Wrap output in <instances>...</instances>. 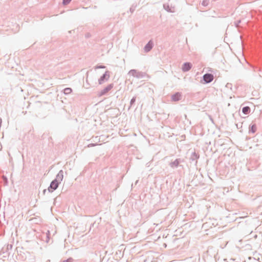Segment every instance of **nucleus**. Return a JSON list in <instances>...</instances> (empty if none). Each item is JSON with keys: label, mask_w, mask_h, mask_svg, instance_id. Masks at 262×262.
Returning <instances> with one entry per match:
<instances>
[{"label": "nucleus", "mask_w": 262, "mask_h": 262, "mask_svg": "<svg viewBox=\"0 0 262 262\" xmlns=\"http://www.w3.org/2000/svg\"><path fill=\"white\" fill-rule=\"evenodd\" d=\"M49 235H50V231H48L47 233L46 234V237H47L46 242L47 243H48L49 241V239H50Z\"/></svg>", "instance_id": "obj_21"}, {"label": "nucleus", "mask_w": 262, "mask_h": 262, "mask_svg": "<svg viewBox=\"0 0 262 262\" xmlns=\"http://www.w3.org/2000/svg\"><path fill=\"white\" fill-rule=\"evenodd\" d=\"M72 0H62V4L63 5H67L69 4Z\"/></svg>", "instance_id": "obj_20"}, {"label": "nucleus", "mask_w": 262, "mask_h": 262, "mask_svg": "<svg viewBox=\"0 0 262 262\" xmlns=\"http://www.w3.org/2000/svg\"><path fill=\"white\" fill-rule=\"evenodd\" d=\"M96 140H97V139H95V140H94V142L96 141Z\"/></svg>", "instance_id": "obj_31"}, {"label": "nucleus", "mask_w": 262, "mask_h": 262, "mask_svg": "<svg viewBox=\"0 0 262 262\" xmlns=\"http://www.w3.org/2000/svg\"><path fill=\"white\" fill-rule=\"evenodd\" d=\"M72 92V90L70 88H67L63 90V93L65 95H69Z\"/></svg>", "instance_id": "obj_14"}, {"label": "nucleus", "mask_w": 262, "mask_h": 262, "mask_svg": "<svg viewBox=\"0 0 262 262\" xmlns=\"http://www.w3.org/2000/svg\"><path fill=\"white\" fill-rule=\"evenodd\" d=\"M12 247V245H10V246H9V248H11Z\"/></svg>", "instance_id": "obj_29"}, {"label": "nucleus", "mask_w": 262, "mask_h": 262, "mask_svg": "<svg viewBox=\"0 0 262 262\" xmlns=\"http://www.w3.org/2000/svg\"><path fill=\"white\" fill-rule=\"evenodd\" d=\"M59 184L60 183L57 181L56 180H53L48 188V191L49 192H53L58 187Z\"/></svg>", "instance_id": "obj_2"}, {"label": "nucleus", "mask_w": 262, "mask_h": 262, "mask_svg": "<svg viewBox=\"0 0 262 262\" xmlns=\"http://www.w3.org/2000/svg\"><path fill=\"white\" fill-rule=\"evenodd\" d=\"M114 87V84L111 83L107 85L105 88L102 90L98 94V96L101 97L105 95Z\"/></svg>", "instance_id": "obj_4"}, {"label": "nucleus", "mask_w": 262, "mask_h": 262, "mask_svg": "<svg viewBox=\"0 0 262 262\" xmlns=\"http://www.w3.org/2000/svg\"><path fill=\"white\" fill-rule=\"evenodd\" d=\"M136 97H133L131 99L130 101V105H129L128 109H129L135 104V103L136 102Z\"/></svg>", "instance_id": "obj_16"}, {"label": "nucleus", "mask_w": 262, "mask_h": 262, "mask_svg": "<svg viewBox=\"0 0 262 262\" xmlns=\"http://www.w3.org/2000/svg\"><path fill=\"white\" fill-rule=\"evenodd\" d=\"M154 47V42L152 40H150L144 46V50L145 53L149 52Z\"/></svg>", "instance_id": "obj_8"}, {"label": "nucleus", "mask_w": 262, "mask_h": 262, "mask_svg": "<svg viewBox=\"0 0 262 262\" xmlns=\"http://www.w3.org/2000/svg\"><path fill=\"white\" fill-rule=\"evenodd\" d=\"M96 140H97V139H95V140H94V142L96 141Z\"/></svg>", "instance_id": "obj_32"}, {"label": "nucleus", "mask_w": 262, "mask_h": 262, "mask_svg": "<svg viewBox=\"0 0 262 262\" xmlns=\"http://www.w3.org/2000/svg\"><path fill=\"white\" fill-rule=\"evenodd\" d=\"M200 158V155L195 151H193L191 153L189 160L191 163H193L195 166H196L198 163V160Z\"/></svg>", "instance_id": "obj_5"}, {"label": "nucleus", "mask_w": 262, "mask_h": 262, "mask_svg": "<svg viewBox=\"0 0 262 262\" xmlns=\"http://www.w3.org/2000/svg\"><path fill=\"white\" fill-rule=\"evenodd\" d=\"M209 4V0H203L201 4L204 7L207 6Z\"/></svg>", "instance_id": "obj_18"}, {"label": "nucleus", "mask_w": 262, "mask_h": 262, "mask_svg": "<svg viewBox=\"0 0 262 262\" xmlns=\"http://www.w3.org/2000/svg\"><path fill=\"white\" fill-rule=\"evenodd\" d=\"M182 94L180 92H176L171 96V100L174 102L178 101L182 99Z\"/></svg>", "instance_id": "obj_9"}, {"label": "nucleus", "mask_w": 262, "mask_h": 262, "mask_svg": "<svg viewBox=\"0 0 262 262\" xmlns=\"http://www.w3.org/2000/svg\"><path fill=\"white\" fill-rule=\"evenodd\" d=\"M63 178V171L62 170H60L56 176V178L54 180H56L57 181L60 183L62 181Z\"/></svg>", "instance_id": "obj_11"}, {"label": "nucleus", "mask_w": 262, "mask_h": 262, "mask_svg": "<svg viewBox=\"0 0 262 262\" xmlns=\"http://www.w3.org/2000/svg\"><path fill=\"white\" fill-rule=\"evenodd\" d=\"M214 76L212 74L206 73L203 76V79L204 83H209L213 81Z\"/></svg>", "instance_id": "obj_6"}, {"label": "nucleus", "mask_w": 262, "mask_h": 262, "mask_svg": "<svg viewBox=\"0 0 262 262\" xmlns=\"http://www.w3.org/2000/svg\"><path fill=\"white\" fill-rule=\"evenodd\" d=\"M257 127L255 124H251L249 126V133H255L256 132Z\"/></svg>", "instance_id": "obj_12"}, {"label": "nucleus", "mask_w": 262, "mask_h": 262, "mask_svg": "<svg viewBox=\"0 0 262 262\" xmlns=\"http://www.w3.org/2000/svg\"><path fill=\"white\" fill-rule=\"evenodd\" d=\"M192 66V64L190 62H185L182 65V70L184 72H188L191 69Z\"/></svg>", "instance_id": "obj_10"}, {"label": "nucleus", "mask_w": 262, "mask_h": 262, "mask_svg": "<svg viewBox=\"0 0 262 262\" xmlns=\"http://www.w3.org/2000/svg\"><path fill=\"white\" fill-rule=\"evenodd\" d=\"M69 33H72V31H69Z\"/></svg>", "instance_id": "obj_30"}, {"label": "nucleus", "mask_w": 262, "mask_h": 262, "mask_svg": "<svg viewBox=\"0 0 262 262\" xmlns=\"http://www.w3.org/2000/svg\"><path fill=\"white\" fill-rule=\"evenodd\" d=\"M110 77V72L108 71H105V72L98 79L99 84H102L104 83L108 80Z\"/></svg>", "instance_id": "obj_3"}, {"label": "nucleus", "mask_w": 262, "mask_h": 262, "mask_svg": "<svg viewBox=\"0 0 262 262\" xmlns=\"http://www.w3.org/2000/svg\"><path fill=\"white\" fill-rule=\"evenodd\" d=\"M74 261V259L72 257H69L67 259L63 260L61 261V262H73Z\"/></svg>", "instance_id": "obj_19"}, {"label": "nucleus", "mask_w": 262, "mask_h": 262, "mask_svg": "<svg viewBox=\"0 0 262 262\" xmlns=\"http://www.w3.org/2000/svg\"><path fill=\"white\" fill-rule=\"evenodd\" d=\"M46 191H47V190H46V189H44V190H43V194H45V193H46Z\"/></svg>", "instance_id": "obj_26"}, {"label": "nucleus", "mask_w": 262, "mask_h": 262, "mask_svg": "<svg viewBox=\"0 0 262 262\" xmlns=\"http://www.w3.org/2000/svg\"><path fill=\"white\" fill-rule=\"evenodd\" d=\"M106 67L104 66L100 65V66H97L95 67V69H104Z\"/></svg>", "instance_id": "obj_22"}, {"label": "nucleus", "mask_w": 262, "mask_h": 262, "mask_svg": "<svg viewBox=\"0 0 262 262\" xmlns=\"http://www.w3.org/2000/svg\"><path fill=\"white\" fill-rule=\"evenodd\" d=\"M136 7H137V5H135V4L132 5L129 9L130 12L131 13H133L135 11Z\"/></svg>", "instance_id": "obj_17"}, {"label": "nucleus", "mask_w": 262, "mask_h": 262, "mask_svg": "<svg viewBox=\"0 0 262 262\" xmlns=\"http://www.w3.org/2000/svg\"><path fill=\"white\" fill-rule=\"evenodd\" d=\"M241 23V20H237V21L235 22L236 26H237V25Z\"/></svg>", "instance_id": "obj_24"}, {"label": "nucleus", "mask_w": 262, "mask_h": 262, "mask_svg": "<svg viewBox=\"0 0 262 262\" xmlns=\"http://www.w3.org/2000/svg\"><path fill=\"white\" fill-rule=\"evenodd\" d=\"M12 247V245H10V246H9V248H11Z\"/></svg>", "instance_id": "obj_28"}, {"label": "nucleus", "mask_w": 262, "mask_h": 262, "mask_svg": "<svg viewBox=\"0 0 262 262\" xmlns=\"http://www.w3.org/2000/svg\"><path fill=\"white\" fill-rule=\"evenodd\" d=\"M97 145V143H91V144H89V145H88V147H93V146H95Z\"/></svg>", "instance_id": "obj_23"}, {"label": "nucleus", "mask_w": 262, "mask_h": 262, "mask_svg": "<svg viewBox=\"0 0 262 262\" xmlns=\"http://www.w3.org/2000/svg\"><path fill=\"white\" fill-rule=\"evenodd\" d=\"M129 74H130L133 76L138 78H142L144 77L145 75V73L138 71L137 70L135 69L130 70L129 72Z\"/></svg>", "instance_id": "obj_1"}, {"label": "nucleus", "mask_w": 262, "mask_h": 262, "mask_svg": "<svg viewBox=\"0 0 262 262\" xmlns=\"http://www.w3.org/2000/svg\"><path fill=\"white\" fill-rule=\"evenodd\" d=\"M210 120H211V121L213 122V119H212V118H211V117H210Z\"/></svg>", "instance_id": "obj_27"}, {"label": "nucleus", "mask_w": 262, "mask_h": 262, "mask_svg": "<svg viewBox=\"0 0 262 262\" xmlns=\"http://www.w3.org/2000/svg\"><path fill=\"white\" fill-rule=\"evenodd\" d=\"M251 109L249 106H246L242 108V112L245 115H248L250 113Z\"/></svg>", "instance_id": "obj_13"}, {"label": "nucleus", "mask_w": 262, "mask_h": 262, "mask_svg": "<svg viewBox=\"0 0 262 262\" xmlns=\"http://www.w3.org/2000/svg\"><path fill=\"white\" fill-rule=\"evenodd\" d=\"M90 36V34L89 33H87L86 34H85V37L86 38H88Z\"/></svg>", "instance_id": "obj_25"}, {"label": "nucleus", "mask_w": 262, "mask_h": 262, "mask_svg": "<svg viewBox=\"0 0 262 262\" xmlns=\"http://www.w3.org/2000/svg\"><path fill=\"white\" fill-rule=\"evenodd\" d=\"M183 162L184 160L183 159L179 158L176 159L174 161L171 162L169 165L172 168H174L178 167L179 166V164Z\"/></svg>", "instance_id": "obj_7"}, {"label": "nucleus", "mask_w": 262, "mask_h": 262, "mask_svg": "<svg viewBox=\"0 0 262 262\" xmlns=\"http://www.w3.org/2000/svg\"><path fill=\"white\" fill-rule=\"evenodd\" d=\"M163 7L164 8V9L167 11V12H172V10L171 9V8L170 7V6L168 5H166V4H164L163 5Z\"/></svg>", "instance_id": "obj_15"}]
</instances>
